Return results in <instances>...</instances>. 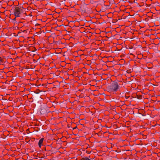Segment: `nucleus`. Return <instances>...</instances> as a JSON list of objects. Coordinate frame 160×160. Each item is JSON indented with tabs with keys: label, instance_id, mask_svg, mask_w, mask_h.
I'll list each match as a JSON object with an SVG mask.
<instances>
[{
	"label": "nucleus",
	"instance_id": "obj_1",
	"mask_svg": "<svg viewBox=\"0 0 160 160\" xmlns=\"http://www.w3.org/2000/svg\"><path fill=\"white\" fill-rule=\"evenodd\" d=\"M120 88V86L118 83L115 81L113 82L108 87V91L114 93L116 92Z\"/></svg>",
	"mask_w": 160,
	"mask_h": 160
},
{
	"label": "nucleus",
	"instance_id": "obj_2",
	"mask_svg": "<svg viewBox=\"0 0 160 160\" xmlns=\"http://www.w3.org/2000/svg\"><path fill=\"white\" fill-rule=\"evenodd\" d=\"M13 12L16 17H19L23 13V9L18 7H16L13 10Z\"/></svg>",
	"mask_w": 160,
	"mask_h": 160
},
{
	"label": "nucleus",
	"instance_id": "obj_3",
	"mask_svg": "<svg viewBox=\"0 0 160 160\" xmlns=\"http://www.w3.org/2000/svg\"><path fill=\"white\" fill-rule=\"evenodd\" d=\"M43 140L44 138H41L39 141L38 146L40 148H41V146H42V144L43 143Z\"/></svg>",
	"mask_w": 160,
	"mask_h": 160
},
{
	"label": "nucleus",
	"instance_id": "obj_4",
	"mask_svg": "<svg viewBox=\"0 0 160 160\" xmlns=\"http://www.w3.org/2000/svg\"><path fill=\"white\" fill-rule=\"evenodd\" d=\"M81 160H91L88 157H85L82 158Z\"/></svg>",
	"mask_w": 160,
	"mask_h": 160
},
{
	"label": "nucleus",
	"instance_id": "obj_5",
	"mask_svg": "<svg viewBox=\"0 0 160 160\" xmlns=\"http://www.w3.org/2000/svg\"><path fill=\"white\" fill-rule=\"evenodd\" d=\"M137 98L138 99H142V96L141 95H137Z\"/></svg>",
	"mask_w": 160,
	"mask_h": 160
},
{
	"label": "nucleus",
	"instance_id": "obj_6",
	"mask_svg": "<svg viewBox=\"0 0 160 160\" xmlns=\"http://www.w3.org/2000/svg\"><path fill=\"white\" fill-rule=\"evenodd\" d=\"M17 18V17H15V18H14V19H13V20H16V18Z\"/></svg>",
	"mask_w": 160,
	"mask_h": 160
}]
</instances>
